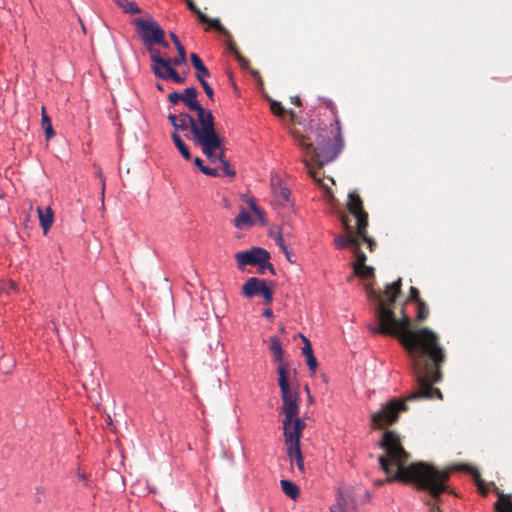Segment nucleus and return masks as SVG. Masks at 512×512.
Wrapping results in <instances>:
<instances>
[{
	"label": "nucleus",
	"instance_id": "1",
	"mask_svg": "<svg viewBox=\"0 0 512 512\" xmlns=\"http://www.w3.org/2000/svg\"><path fill=\"white\" fill-rule=\"evenodd\" d=\"M401 279L386 287L384 296L387 301L380 300L378 306V327H371L374 334L383 333L398 336L401 344L407 349L413 366L418 388L410 393L405 401L418 399L442 398L439 389L432 384L440 380L438 366L444 361V353L438 345V336L429 328L412 330L409 328L410 318L403 316L397 320L391 310V305L396 300L400 291Z\"/></svg>",
	"mask_w": 512,
	"mask_h": 512
},
{
	"label": "nucleus",
	"instance_id": "2",
	"mask_svg": "<svg viewBox=\"0 0 512 512\" xmlns=\"http://www.w3.org/2000/svg\"><path fill=\"white\" fill-rule=\"evenodd\" d=\"M386 455L379 457L381 468L390 474L396 468V474L388 477L386 481L399 480L405 483L412 482L419 489L426 490L437 498L447 490L446 482L449 479V470H439L433 465L424 462L405 466L408 454L401 445L400 437L394 431H387L379 443Z\"/></svg>",
	"mask_w": 512,
	"mask_h": 512
},
{
	"label": "nucleus",
	"instance_id": "3",
	"mask_svg": "<svg viewBox=\"0 0 512 512\" xmlns=\"http://www.w3.org/2000/svg\"><path fill=\"white\" fill-rule=\"evenodd\" d=\"M339 124V121H336L338 137L336 138L335 144L333 146L330 145L329 140L324 139L321 135H318L316 139L317 148L313 146V142L309 137L304 135H295L296 144L305 153V157L302 160L304 167L310 177L315 181L320 180L316 177V173L312 167V164H315L318 167H323L324 165L335 160L343 148V139L340 135Z\"/></svg>",
	"mask_w": 512,
	"mask_h": 512
},
{
	"label": "nucleus",
	"instance_id": "4",
	"mask_svg": "<svg viewBox=\"0 0 512 512\" xmlns=\"http://www.w3.org/2000/svg\"><path fill=\"white\" fill-rule=\"evenodd\" d=\"M178 120H183L186 124L190 125L192 141L196 146H199L202 153L206 158H215V152L220 149V136L216 132L214 117L209 116L206 122L199 121V114L196 117L191 116L186 112L177 115Z\"/></svg>",
	"mask_w": 512,
	"mask_h": 512
},
{
	"label": "nucleus",
	"instance_id": "5",
	"mask_svg": "<svg viewBox=\"0 0 512 512\" xmlns=\"http://www.w3.org/2000/svg\"><path fill=\"white\" fill-rule=\"evenodd\" d=\"M277 372L279 375V387L283 401V434H288L289 432L292 433L296 428H299V432H303L306 424L303 419L299 418V397L296 391H292L290 389L288 377L286 375V366L281 365L277 369Z\"/></svg>",
	"mask_w": 512,
	"mask_h": 512
},
{
	"label": "nucleus",
	"instance_id": "6",
	"mask_svg": "<svg viewBox=\"0 0 512 512\" xmlns=\"http://www.w3.org/2000/svg\"><path fill=\"white\" fill-rule=\"evenodd\" d=\"M238 269L242 270L246 265H258L261 273L268 268L274 274V268L269 263L270 254L261 247H252L250 250L238 252L235 254Z\"/></svg>",
	"mask_w": 512,
	"mask_h": 512
},
{
	"label": "nucleus",
	"instance_id": "7",
	"mask_svg": "<svg viewBox=\"0 0 512 512\" xmlns=\"http://www.w3.org/2000/svg\"><path fill=\"white\" fill-rule=\"evenodd\" d=\"M406 410L405 401L393 399L372 415L374 428H381L397 420L400 411Z\"/></svg>",
	"mask_w": 512,
	"mask_h": 512
},
{
	"label": "nucleus",
	"instance_id": "8",
	"mask_svg": "<svg viewBox=\"0 0 512 512\" xmlns=\"http://www.w3.org/2000/svg\"><path fill=\"white\" fill-rule=\"evenodd\" d=\"M302 438V432H299V428L294 429L293 432L284 434L285 445L287 447V455L290 460V464H296L298 470L301 473L305 472L304 460L300 449V440Z\"/></svg>",
	"mask_w": 512,
	"mask_h": 512
},
{
	"label": "nucleus",
	"instance_id": "9",
	"mask_svg": "<svg viewBox=\"0 0 512 512\" xmlns=\"http://www.w3.org/2000/svg\"><path fill=\"white\" fill-rule=\"evenodd\" d=\"M348 209L351 214L355 217L357 222V233L362 237L364 241H367L371 245L370 239L365 235V229L367 227V214L362 210V201L357 193L351 192L348 196Z\"/></svg>",
	"mask_w": 512,
	"mask_h": 512
},
{
	"label": "nucleus",
	"instance_id": "10",
	"mask_svg": "<svg viewBox=\"0 0 512 512\" xmlns=\"http://www.w3.org/2000/svg\"><path fill=\"white\" fill-rule=\"evenodd\" d=\"M133 24L139 28L145 46H154L158 35L164 32L160 25L152 18H136L133 20Z\"/></svg>",
	"mask_w": 512,
	"mask_h": 512
},
{
	"label": "nucleus",
	"instance_id": "11",
	"mask_svg": "<svg viewBox=\"0 0 512 512\" xmlns=\"http://www.w3.org/2000/svg\"><path fill=\"white\" fill-rule=\"evenodd\" d=\"M243 294L246 298H252L260 295L267 304L273 301V293L266 281L257 277L249 278L242 287Z\"/></svg>",
	"mask_w": 512,
	"mask_h": 512
},
{
	"label": "nucleus",
	"instance_id": "12",
	"mask_svg": "<svg viewBox=\"0 0 512 512\" xmlns=\"http://www.w3.org/2000/svg\"><path fill=\"white\" fill-rule=\"evenodd\" d=\"M184 104L196 114H199V121L206 122L209 116H213L211 110L204 108L197 100V90L195 87H187L182 94Z\"/></svg>",
	"mask_w": 512,
	"mask_h": 512
},
{
	"label": "nucleus",
	"instance_id": "13",
	"mask_svg": "<svg viewBox=\"0 0 512 512\" xmlns=\"http://www.w3.org/2000/svg\"><path fill=\"white\" fill-rule=\"evenodd\" d=\"M154 74L156 77L164 79V80H172L176 83H184L185 77L181 76L172 66H170V63L165 66L162 70L155 68Z\"/></svg>",
	"mask_w": 512,
	"mask_h": 512
},
{
	"label": "nucleus",
	"instance_id": "14",
	"mask_svg": "<svg viewBox=\"0 0 512 512\" xmlns=\"http://www.w3.org/2000/svg\"><path fill=\"white\" fill-rule=\"evenodd\" d=\"M215 158L210 159L207 158L211 163H220L222 166L223 173L226 176H234L235 171L231 168L228 160L224 159V147H223V139L220 137V149H217L215 152Z\"/></svg>",
	"mask_w": 512,
	"mask_h": 512
},
{
	"label": "nucleus",
	"instance_id": "15",
	"mask_svg": "<svg viewBox=\"0 0 512 512\" xmlns=\"http://www.w3.org/2000/svg\"><path fill=\"white\" fill-rule=\"evenodd\" d=\"M37 214H38L40 226L43 230V234L47 235V233L49 232V230L53 224V220H54L53 211H52L51 207H47L45 210H42V208L37 207Z\"/></svg>",
	"mask_w": 512,
	"mask_h": 512
},
{
	"label": "nucleus",
	"instance_id": "16",
	"mask_svg": "<svg viewBox=\"0 0 512 512\" xmlns=\"http://www.w3.org/2000/svg\"><path fill=\"white\" fill-rule=\"evenodd\" d=\"M270 350L272 351L274 359L279 362L278 368L281 365H285L287 367L286 363L283 361V350L280 338L278 336L270 337Z\"/></svg>",
	"mask_w": 512,
	"mask_h": 512
},
{
	"label": "nucleus",
	"instance_id": "17",
	"mask_svg": "<svg viewBox=\"0 0 512 512\" xmlns=\"http://www.w3.org/2000/svg\"><path fill=\"white\" fill-rule=\"evenodd\" d=\"M146 47L150 53V58L153 62V65H152L153 72H154L155 68L162 70L165 66H167L170 63V61H168L167 58H163L161 56L159 50L155 49L153 46H146Z\"/></svg>",
	"mask_w": 512,
	"mask_h": 512
},
{
	"label": "nucleus",
	"instance_id": "18",
	"mask_svg": "<svg viewBox=\"0 0 512 512\" xmlns=\"http://www.w3.org/2000/svg\"><path fill=\"white\" fill-rule=\"evenodd\" d=\"M274 240L277 243V245L279 246L280 250L284 253L286 260L289 263H292V264L295 263L296 258L293 254V251L285 244V241H284V238H283V235L281 232L275 233Z\"/></svg>",
	"mask_w": 512,
	"mask_h": 512
},
{
	"label": "nucleus",
	"instance_id": "19",
	"mask_svg": "<svg viewBox=\"0 0 512 512\" xmlns=\"http://www.w3.org/2000/svg\"><path fill=\"white\" fill-rule=\"evenodd\" d=\"M233 223L236 228L244 229L253 226L254 220L244 208H241L239 215L234 219Z\"/></svg>",
	"mask_w": 512,
	"mask_h": 512
},
{
	"label": "nucleus",
	"instance_id": "20",
	"mask_svg": "<svg viewBox=\"0 0 512 512\" xmlns=\"http://www.w3.org/2000/svg\"><path fill=\"white\" fill-rule=\"evenodd\" d=\"M283 492L292 500H296L299 497V487L291 480H281L280 482Z\"/></svg>",
	"mask_w": 512,
	"mask_h": 512
},
{
	"label": "nucleus",
	"instance_id": "21",
	"mask_svg": "<svg viewBox=\"0 0 512 512\" xmlns=\"http://www.w3.org/2000/svg\"><path fill=\"white\" fill-rule=\"evenodd\" d=\"M41 126L44 130L45 137L47 140H50L54 137L55 133L53 130L52 122L50 117L46 113V109L43 106L41 109Z\"/></svg>",
	"mask_w": 512,
	"mask_h": 512
},
{
	"label": "nucleus",
	"instance_id": "22",
	"mask_svg": "<svg viewBox=\"0 0 512 512\" xmlns=\"http://www.w3.org/2000/svg\"><path fill=\"white\" fill-rule=\"evenodd\" d=\"M171 138H172L174 145L176 146V148L182 155V157L185 160L189 161L191 159L190 151H189L188 147L185 145V143L183 142V140L181 139L180 135L177 134L176 132H172Z\"/></svg>",
	"mask_w": 512,
	"mask_h": 512
},
{
	"label": "nucleus",
	"instance_id": "23",
	"mask_svg": "<svg viewBox=\"0 0 512 512\" xmlns=\"http://www.w3.org/2000/svg\"><path fill=\"white\" fill-rule=\"evenodd\" d=\"M191 63L203 79L210 76V72L196 53L190 55Z\"/></svg>",
	"mask_w": 512,
	"mask_h": 512
},
{
	"label": "nucleus",
	"instance_id": "24",
	"mask_svg": "<svg viewBox=\"0 0 512 512\" xmlns=\"http://www.w3.org/2000/svg\"><path fill=\"white\" fill-rule=\"evenodd\" d=\"M335 243L339 248H345V247L351 246L354 249H356L360 244L357 237L352 234H349L347 237L339 236V237L335 238Z\"/></svg>",
	"mask_w": 512,
	"mask_h": 512
},
{
	"label": "nucleus",
	"instance_id": "25",
	"mask_svg": "<svg viewBox=\"0 0 512 512\" xmlns=\"http://www.w3.org/2000/svg\"><path fill=\"white\" fill-rule=\"evenodd\" d=\"M194 164L197 166V168L205 175L208 176H219V170L217 168H210L204 165L203 161L199 157L194 158Z\"/></svg>",
	"mask_w": 512,
	"mask_h": 512
},
{
	"label": "nucleus",
	"instance_id": "26",
	"mask_svg": "<svg viewBox=\"0 0 512 512\" xmlns=\"http://www.w3.org/2000/svg\"><path fill=\"white\" fill-rule=\"evenodd\" d=\"M178 55L173 59L167 58L170 61V66H179L186 63V51L184 46H180L177 49Z\"/></svg>",
	"mask_w": 512,
	"mask_h": 512
},
{
	"label": "nucleus",
	"instance_id": "27",
	"mask_svg": "<svg viewBox=\"0 0 512 512\" xmlns=\"http://www.w3.org/2000/svg\"><path fill=\"white\" fill-rule=\"evenodd\" d=\"M248 206L250 210L256 215L258 220L261 222V224H265V214L264 212L258 207L255 200L253 198H249L247 200Z\"/></svg>",
	"mask_w": 512,
	"mask_h": 512
},
{
	"label": "nucleus",
	"instance_id": "28",
	"mask_svg": "<svg viewBox=\"0 0 512 512\" xmlns=\"http://www.w3.org/2000/svg\"><path fill=\"white\" fill-rule=\"evenodd\" d=\"M248 206L250 210L256 215L258 220L261 222V224H265V214L264 212L258 207L255 200L253 198H249L247 200Z\"/></svg>",
	"mask_w": 512,
	"mask_h": 512
},
{
	"label": "nucleus",
	"instance_id": "29",
	"mask_svg": "<svg viewBox=\"0 0 512 512\" xmlns=\"http://www.w3.org/2000/svg\"><path fill=\"white\" fill-rule=\"evenodd\" d=\"M495 509L497 512H512V502L501 495L495 503Z\"/></svg>",
	"mask_w": 512,
	"mask_h": 512
},
{
	"label": "nucleus",
	"instance_id": "30",
	"mask_svg": "<svg viewBox=\"0 0 512 512\" xmlns=\"http://www.w3.org/2000/svg\"><path fill=\"white\" fill-rule=\"evenodd\" d=\"M354 272L359 277L367 279L373 275V267L363 264V266L355 267Z\"/></svg>",
	"mask_w": 512,
	"mask_h": 512
},
{
	"label": "nucleus",
	"instance_id": "31",
	"mask_svg": "<svg viewBox=\"0 0 512 512\" xmlns=\"http://www.w3.org/2000/svg\"><path fill=\"white\" fill-rule=\"evenodd\" d=\"M417 304V320L423 321L428 317L429 308L422 300H418Z\"/></svg>",
	"mask_w": 512,
	"mask_h": 512
},
{
	"label": "nucleus",
	"instance_id": "32",
	"mask_svg": "<svg viewBox=\"0 0 512 512\" xmlns=\"http://www.w3.org/2000/svg\"><path fill=\"white\" fill-rule=\"evenodd\" d=\"M278 201L281 204L290 202V190L287 187H281L276 194Z\"/></svg>",
	"mask_w": 512,
	"mask_h": 512
},
{
	"label": "nucleus",
	"instance_id": "33",
	"mask_svg": "<svg viewBox=\"0 0 512 512\" xmlns=\"http://www.w3.org/2000/svg\"><path fill=\"white\" fill-rule=\"evenodd\" d=\"M196 78L200 82V84H201L202 88L204 89L208 98L210 100H213L214 92H213V89L211 88V86L208 84V82L205 79H203L200 74H196Z\"/></svg>",
	"mask_w": 512,
	"mask_h": 512
},
{
	"label": "nucleus",
	"instance_id": "34",
	"mask_svg": "<svg viewBox=\"0 0 512 512\" xmlns=\"http://www.w3.org/2000/svg\"><path fill=\"white\" fill-rule=\"evenodd\" d=\"M122 10L124 13L132 14V15L141 13V9L139 8V6L134 1H129V0L125 4V6L123 7Z\"/></svg>",
	"mask_w": 512,
	"mask_h": 512
},
{
	"label": "nucleus",
	"instance_id": "35",
	"mask_svg": "<svg viewBox=\"0 0 512 512\" xmlns=\"http://www.w3.org/2000/svg\"><path fill=\"white\" fill-rule=\"evenodd\" d=\"M186 3H187V6L188 8L193 12L195 13L197 16H198V19L200 21H206L208 20V17L206 14L202 13L198 8L197 6L195 5V3L193 2V0H186Z\"/></svg>",
	"mask_w": 512,
	"mask_h": 512
},
{
	"label": "nucleus",
	"instance_id": "36",
	"mask_svg": "<svg viewBox=\"0 0 512 512\" xmlns=\"http://www.w3.org/2000/svg\"><path fill=\"white\" fill-rule=\"evenodd\" d=\"M204 23H208L210 26H212L213 28H215L216 30H218L219 32H222V33H225L226 32V29L224 28V26L220 23L219 19L218 18H208V20L206 21H203Z\"/></svg>",
	"mask_w": 512,
	"mask_h": 512
},
{
	"label": "nucleus",
	"instance_id": "37",
	"mask_svg": "<svg viewBox=\"0 0 512 512\" xmlns=\"http://www.w3.org/2000/svg\"><path fill=\"white\" fill-rule=\"evenodd\" d=\"M302 340L304 342V346L302 347V353L306 357L312 356L313 350L310 341L305 336H302Z\"/></svg>",
	"mask_w": 512,
	"mask_h": 512
},
{
	"label": "nucleus",
	"instance_id": "38",
	"mask_svg": "<svg viewBox=\"0 0 512 512\" xmlns=\"http://www.w3.org/2000/svg\"><path fill=\"white\" fill-rule=\"evenodd\" d=\"M355 250H356L357 260L353 265L354 268L363 266V264H365V261H366L365 253L358 251V247Z\"/></svg>",
	"mask_w": 512,
	"mask_h": 512
},
{
	"label": "nucleus",
	"instance_id": "39",
	"mask_svg": "<svg viewBox=\"0 0 512 512\" xmlns=\"http://www.w3.org/2000/svg\"><path fill=\"white\" fill-rule=\"evenodd\" d=\"M336 507L338 510H340L341 512H349L346 508V501H345V498L343 496L342 493H339V496H338V499H337V504H336Z\"/></svg>",
	"mask_w": 512,
	"mask_h": 512
},
{
	"label": "nucleus",
	"instance_id": "40",
	"mask_svg": "<svg viewBox=\"0 0 512 512\" xmlns=\"http://www.w3.org/2000/svg\"><path fill=\"white\" fill-rule=\"evenodd\" d=\"M306 363L310 371L314 374L317 368V360L314 355L306 357Z\"/></svg>",
	"mask_w": 512,
	"mask_h": 512
},
{
	"label": "nucleus",
	"instance_id": "41",
	"mask_svg": "<svg viewBox=\"0 0 512 512\" xmlns=\"http://www.w3.org/2000/svg\"><path fill=\"white\" fill-rule=\"evenodd\" d=\"M174 131L177 134H179L180 131H186L188 128H190V125L186 124L183 120H178V122L173 127Z\"/></svg>",
	"mask_w": 512,
	"mask_h": 512
},
{
	"label": "nucleus",
	"instance_id": "42",
	"mask_svg": "<svg viewBox=\"0 0 512 512\" xmlns=\"http://www.w3.org/2000/svg\"><path fill=\"white\" fill-rule=\"evenodd\" d=\"M155 44H158L164 48H169V43L166 41L164 33L158 35V38H157V41L155 42Z\"/></svg>",
	"mask_w": 512,
	"mask_h": 512
},
{
	"label": "nucleus",
	"instance_id": "43",
	"mask_svg": "<svg viewBox=\"0 0 512 512\" xmlns=\"http://www.w3.org/2000/svg\"><path fill=\"white\" fill-rule=\"evenodd\" d=\"M271 110L275 113V114H281L282 111H283V108L281 106V104L277 101H272L271 102Z\"/></svg>",
	"mask_w": 512,
	"mask_h": 512
},
{
	"label": "nucleus",
	"instance_id": "44",
	"mask_svg": "<svg viewBox=\"0 0 512 512\" xmlns=\"http://www.w3.org/2000/svg\"><path fill=\"white\" fill-rule=\"evenodd\" d=\"M180 100H182V94H180L176 91L169 95V101L173 104H176Z\"/></svg>",
	"mask_w": 512,
	"mask_h": 512
},
{
	"label": "nucleus",
	"instance_id": "45",
	"mask_svg": "<svg viewBox=\"0 0 512 512\" xmlns=\"http://www.w3.org/2000/svg\"><path fill=\"white\" fill-rule=\"evenodd\" d=\"M465 468L467 471H469L475 477V479L478 482V486L481 487V482L479 480L480 475H479L478 471L475 468L468 467V466H466Z\"/></svg>",
	"mask_w": 512,
	"mask_h": 512
},
{
	"label": "nucleus",
	"instance_id": "46",
	"mask_svg": "<svg viewBox=\"0 0 512 512\" xmlns=\"http://www.w3.org/2000/svg\"><path fill=\"white\" fill-rule=\"evenodd\" d=\"M170 38H171L172 42L174 43L176 49L180 46H183L182 43L180 42L178 36L174 32H170Z\"/></svg>",
	"mask_w": 512,
	"mask_h": 512
},
{
	"label": "nucleus",
	"instance_id": "47",
	"mask_svg": "<svg viewBox=\"0 0 512 512\" xmlns=\"http://www.w3.org/2000/svg\"><path fill=\"white\" fill-rule=\"evenodd\" d=\"M409 299L410 300H415L416 302H418V300H420L418 298V290L414 287H411L410 288V296H409Z\"/></svg>",
	"mask_w": 512,
	"mask_h": 512
},
{
	"label": "nucleus",
	"instance_id": "48",
	"mask_svg": "<svg viewBox=\"0 0 512 512\" xmlns=\"http://www.w3.org/2000/svg\"><path fill=\"white\" fill-rule=\"evenodd\" d=\"M97 176L100 178L101 182H102V189H101V193L102 195H104V190H105V177L103 176V173L101 171H98L97 172Z\"/></svg>",
	"mask_w": 512,
	"mask_h": 512
},
{
	"label": "nucleus",
	"instance_id": "49",
	"mask_svg": "<svg viewBox=\"0 0 512 512\" xmlns=\"http://www.w3.org/2000/svg\"><path fill=\"white\" fill-rule=\"evenodd\" d=\"M168 120L171 123V125L174 127L175 124L178 122V117L175 114H169L168 115Z\"/></svg>",
	"mask_w": 512,
	"mask_h": 512
},
{
	"label": "nucleus",
	"instance_id": "50",
	"mask_svg": "<svg viewBox=\"0 0 512 512\" xmlns=\"http://www.w3.org/2000/svg\"><path fill=\"white\" fill-rule=\"evenodd\" d=\"M263 316L266 317L267 319H272L273 318V312L271 309L267 308V309H264L263 311Z\"/></svg>",
	"mask_w": 512,
	"mask_h": 512
},
{
	"label": "nucleus",
	"instance_id": "51",
	"mask_svg": "<svg viewBox=\"0 0 512 512\" xmlns=\"http://www.w3.org/2000/svg\"><path fill=\"white\" fill-rule=\"evenodd\" d=\"M8 286L13 291H18V285L13 280L8 281Z\"/></svg>",
	"mask_w": 512,
	"mask_h": 512
},
{
	"label": "nucleus",
	"instance_id": "52",
	"mask_svg": "<svg viewBox=\"0 0 512 512\" xmlns=\"http://www.w3.org/2000/svg\"><path fill=\"white\" fill-rule=\"evenodd\" d=\"M114 3L120 7L121 9H123V7L125 6V4L128 2V0H113Z\"/></svg>",
	"mask_w": 512,
	"mask_h": 512
},
{
	"label": "nucleus",
	"instance_id": "53",
	"mask_svg": "<svg viewBox=\"0 0 512 512\" xmlns=\"http://www.w3.org/2000/svg\"><path fill=\"white\" fill-rule=\"evenodd\" d=\"M291 101H292L293 103L297 104V105H299V104H300V99H299V97H298V96L292 97V98H291Z\"/></svg>",
	"mask_w": 512,
	"mask_h": 512
},
{
	"label": "nucleus",
	"instance_id": "54",
	"mask_svg": "<svg viewBox=\"0 0 512 512\" xmlns=\"http://www.w3.org/2000/svg\"><path fill=\"white\" fill-rule=\"evenodd\" d=\"M306 391H307V393H309V388L308 387H306ZM308 401L309 402H313V397L310 394H308Z\"/></svg>",
	"mask_w": 512,
	"mask_h": 512
},
{
	"label": "nucleus",
	"instance_id": "55",
	"mask_svg": "<svg viewBox=\"0 0 512 512\" xmlns=\"http://www.w3.org/2000/svg\"><path fill=\"white\" fill-rule=\"evenodd\" d=\"M431 512H441L437 506L431 508Z\"/></svg>",
	"mask_w": 512,
	"mask_h": 512
},
{
	"label": "nucleus",
	"instance_id": "56",
	"mask_svg": "<svg viewBox=\"0 0 512 512\" xmlns=\"http://www.w3.org/2000/svg\"><path fill=\"white\" fill-rule=\"evenodd\" d=\"M156 87H157V89H158V90H160V91H162V90H163V86H162V84H160V83H157Z\"/></svg>",
	"mask_w": 512,
	"mask_h": 512
},
{
	"label": "nucleus",
	"instance_id": "57",
	"mask_svg": "<svg viewBox=\"0 0 512 512\" xmlns=\"http://www.w3.org/2000/svg\"><path fill=\"white\" fill-rule=\"evenodd\" d=\"M330 510H331V512H336L334 507H331Z\"/></svg>",
	"mask_w": 512,
	"mask_h": 512
}]
</instances>
